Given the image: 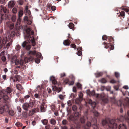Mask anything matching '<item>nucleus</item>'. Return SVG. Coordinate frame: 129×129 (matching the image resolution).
Here are the masks:
<instances>
[{
  "instance_id": "nucleus-1",
  "label": "nucleus",
  "mask_w": 129,
  "mask_h": 129,
  "mask_svg": "<svg viewBox=\"0 0 129 129\" xmlns=\"http://www.w3.org/2000/svg\"><path fill=\"white\" fill-rule=\"evenodd\" d=\"M123 118V117H122L120 119H118L116 120L106 118L105 120H102V124L103 125H108L110 128L116 129L117 127V123L122 121Z\"/></svg>"
},
{
  "instance_id": "nucleus-2",
  "label": "nucleus",
  "mask_w": 129,
  "mask_h": 129,
  "mask_svg": "<svg viewBox=\"0 0 129 129\" xmlns=\"http://www.w3.org/2000/svg\"><path fill=\"white\" fill-rule=\"evenodd\" d=\"M26 31L27 35L25 37V39H27L31 42L32 45L33 46H35L36 45V43L35 41L34 38L33 36H30V35H33L34 32L33 30H31L30 28H28L26 30Z\"/></svg>"
},
{
  "instance_id": "nucleus-3",
  "label": "nucleus",
  "mask_w": 129,
  "mask_h": 129,
  "mask_svg": "<svg viewBox=\"0 0 129 129\" xmlns=\"http://www.w3.org/2000/svg\"><path fill=\"white\" fill-rule=\"evenodd\" d=\"M87 101L88 103L90 104L93 108V110H92V111L94 115L96 117L98 116L99 115V114L97 111L94 110L93 109L95 107L96 104L94 102H92V100L90 99H88Z\"/></svg>"
},
{
  "instance_id": "nucleus-4",
  "label": "nucleus",
  "mask_w": 129,
  "mask_h": 129,
  "mask_svg": "<svg viewBox=\"0 0 129 129\" xmlns=\"http://www.w3.org/2000/svg\"><path fill=\"white\" fill-rule=\"evenodd\" d=\"M34 106L33 102H30L29 103H25L23 104L22 107L23 109L26 111H27L28 108H31Z\"/></svg>"
},
{
  "instance_id": "nucleus-5",
  "label": "nucleus",
  "mask_w": 129,
  "mask_h": 129,
  "mask_svg": "<svg viewBox=\"0 0 129 129\" xmlns=\"http://www.w3.org/2000/svg\"><path fill=\"white\" fill-rule=\"evenodd\" d=\"M28 62L27 59L26 57L24 58L23 60H17L16 61L15 63L16 65H20L21 66H24L25 67V65L24 64Z\"/></svg>"
},
{
  "instance_id": "nucleus-6",
  "label": "nucleus",
  "mask_w": 129,
  "mask_h": 129,
  "mask_svg": "<svg viewBox=\"0 0 129 129\" xmlns=\"http://www.w3.org/2000/svg\"><path fill=\"white\" fill-rule=\"evenodd\" d=\"M10 39L9 38H7V36L4 37H3L2 41V39L0 37V49H1L2 46L4 45L8 41V40Z\"/></svg>"
},
{
  "instance_id": "nucleus-7",
  "label": "nucleus",
  "mask_w": 129,
  "mask_h": 129,
  "mask_svg": "<svg viewBox=\"0 0 129 129\" xmlns=\"http://www.w3.org/2000/svg\"><path fill=\"white\" fill-rule=\"evenodd\" d=\"M86 93L87 95L89 96H95L97 98L99 97L100 96V95L99 94H95V92L94 90L90 91V90L89 89L86 90Z\"/></svg>"
},
{
  "instance_id": "nucleus-8",
  "label": "nucleus",
  "mask_w": 129,
  "mask_h": 129,
  "mask_svg": "<svg viewBox=\"0 0 129 129\" xmlns=\"http://www.w3.org/2000/svg\"><path fill=\"white\" fill-rule=\"evenodd\" d=\"M2 94H3L5 93L7 94H8L11 92L12 89L10 87H7L6 90H2Z\"/></svg>"
},
{
  "instance_id": "nucleus-9",
  "label": "nucleus",
  "mask_w": 129,
  "mask_h": 129,
  "mask_svg": "<svg viewBox=\"0 0 129 129\" xmlns=\"http://www.w3.org/2000/svg\"><path fill=\"white\" fill-rule=\"evenodd\" d=\"M22 46L23 47L26 46V48L27 50H29L31 48L30 46L25 41H24L22 43Z\"/></svg>"
},
{
  "instance_id": "nucleus-10",
  "label": "nucleus",
  "mask_w": 129,
  "mask_h": 129,
  "mask_svg": "<svg viewBox=\"0 0 129 129\" xmlns=\"http://www.w3.org/2000/svg\"><path fill=\"white\" fill-rule=\"evenodd\" d=\"M45 103L43 102H42L40 106V108L41 111L42 112H45L46 110V109L44 107V105Z\"/></svg>"
},
{
  "instance_id": "nucleus-11",
  "label": "nucleus",
  "mask_w": 129,
  "mask_h": 129,
  "mask_svg": "<svg viewBox=\"0 0 129 129\" xmlns=\"http://www.w3.org/2000/svg\"><path fill=\"white\" fill-rule=\"evenodd\" d=\"M15 5V2L14 1H10L8 4V6L9 8L13 7Z\"/></svg>"
},
{
  "instance_id": "nucleus-12",
  "label": "nucleus",
  "mask_w": 129,
  "mask_h": 129,
  "mask_svg": "<svg viewBox=\"0 0 129 129\" xmlns=\"http://www.w3.org/2000/svg\"><path fill=\"white\" fill-rule=\"evenodd\" d=\"M7 11L6 8L3 6H0V12H3L4 13H5Z\"/></svg>"
},
{
  "instance_id": "nucleus-13",
  "label": "nucleus",
  "mask_w": 129,
  "mask_h": 129,
  "mask_svg": "<svg viewBox=\"0 0 129 129\" xmlns=\"http://www.w3.org/2000/svg\"><path fill=\"white\" fill-rule=\"evenodd\" d=\"M4 52L3 51L0 54V56L1 57L3 61H5L6 59L5 56L4 55Z\"/></svg>"
},
{
  "instance_id": "nucleus-14",
  "label": "nucleus",
  "mask_w": 129,
  "mask_h": 129,
  "mask_svg": "<svg viewBox=\"0 0 129 129\" xmlns=\"http://www.w3.org/2000/svg\"><path fill=\"white\" fill-rule=\"evenodd\" d=\"M2 97L5 101H7L9 99V97L7 95L6 93H5L4 94H2Z\"/></svg>"
},
{
  "instance_id": "nucleus-15",
  "label": "nucleus",
  "mask_w": 129,
  "mask_h": 129,
  "mask_svg": "<svg viewBox=\"0 0 129 129\" xmlns=\"http://www.w3.org/2000/svg\"><path fill=\"white\" fill-rule=\"evenodd\" d=\"M3 107L4 109V111L5 112H7L9 110V107L8 105L6 104L4 105Z\"/></svg>"
},
{
  "instance_id": "nucleus-16",
  "label": "nucleus",
  "mask_w": 129,
  "mask_h": 129,
  "mask_svg": "<svg viewBox=\"0 0 129 129\" xmlns=\"http://www.w3.org/2000/svg\"><path fill=\"white\" fill-rule=\"evenodd\" d=\"M69 119L71 121H74L77 120V118L74 116L71 115L69 117Z\"/></svg>"
},
{
  "instance_id": "nucleus-17",
  "label": "nucleus",
  "mask_w": 129,
  "mask_h": 129,
  "mask_svg": "<svg viewBox=\"0 0 129 129\" xmlns=\"http://www.w3.org/2000/svg\"><path fill=\"white\" fill-rule=\"evenodd\" d=\"M119 129H127L126 126L124 124H120L119 126Z\"/></svg>"
},
{
  "instance_id": "nucleus-18",
  "label": "nucleus",
  "mask_w": 129,
  "mask_h": 129,
  "mask_svg": "<svg viewBox=\"0 0 129 129\" xmlns=\"http://www.w3.org/2000/svg\"><path fill=\"white\" fill-rule=\"evenodd\" d=\"M70 41L68 40H66L64 41L63 44L64 45L68 46L70 45Z\"/></svg>"
},
{
  "instance_id": "nucleus-19",
  "label": "nucleus",
  "mask_w": 129,
  "mask_h": 129,
  "mask_svg": "<svg viewBox=\"0 0 129 129\" xmlns=\"http://www.w3.org/2000/svg\"><path fill=\"white\" fill-rule=\"evenodd\" d=\"M17 57L16 56H14L12 58L11 62L12 63H15L17 60Z\"/></svg>"
},
{
  "instance_id": "nucleus-20",
  "label": "nucleus",
  "mask_w": 129,
  "mask_h": 129,
  "mask_svg": "<svg viewBox=\"0 0 129 129\" xmlns=\"http://www.w3.org/2000/svg\"><path fill=\"white\" fill-rule=\"evenodd\" d=\"M28 7L26 6L25 8V11L26 12V14L27 15H30V10H28Z\"/></svg>"
},
{
  "instance_id": "nucleus-21",
  "label": "nucleus",
  "mask_w": 129,
  "mask_h": 129,
  "mask_svg": "<svg viewBox=\"0 0 129 129\" xmlns=\"http://www.w3.org/2000/svg\"><path fill=\"white\" fill-rule=\"evenodd\" d=\"M109 46L110 49L111 50H113L114 49V47L113 46H112L109 44H108L106 46H105L104 47L107 48H108L109 47Z\"/></svg>"
},
{
  "instance_id": "nucleus-22",
  "label": "nucleus",
  "mask_w": 129,
  "mask_h": 129,
  "mask_svg": "<svg viewBox=\"0 0 129 129\" xmlns=\"http://www.w3.org/2000/svg\"><path fill=\"white\" fill-rule=\"evenodd\" d=\"M41 121L44 125H46L48 122V120L46 119L41 120Z\"/></svg>"
},
{
  "instance_id": "nucleus-23",
  "label": "nucleus",
  "mask_w": 129,
  "mask_h": 129,
  "mask_svg": "<svg viewBox=\"0 0 129 129\" xmlns=\"http://www.w3.org/2000/svg\"><path fill=\"white\" fill-rule=\"evenodd\" d=\"M15 35V32L14 31L10 33V35H8V38H9V39H10V37H14Z\"/></svg>"
},
{
  "instance_id": "nucleus-24",
  "label": "nucleus",
  "mask_w": 129,
  "mask_h": 129,
  "mask_svg": "<svg viewBox=\"0 0 129 129\" xmlns=\"http://www.w3.org/2000/svg\"><path fill=\"white\" fill-rule=\"evenodd\" d=\"M50 123L53 125H55L56 122L55 120L53 118L51 119L50 121Z\"/></svg>"
},
{
  "instance_id": "nucleus-25",
  "label": "nucleus",
  "mask_w": 129,
  "mask_h": 129,
  "mask_svg": "<svg viewBox=\"0 0 129 129\" xmlns=\"http://www.w3.org/2000/svg\"><path fill=\"white\" fill-rule=\"evenodd\" d=\"M103 73L102 72H100L97 73H95V75L96 77H99L103 75Z\"/></svg>"
},
{
  "instance_id": "nucleus-26",
  "label": "nucleus",
  "mask_w": 129,
  "mask_h": 129,
  "mask_svg": "<svg viewBox=\"0 0 129 129\" xmlns=\"http://www.w3.org/2000/svg\"><path fill=\"white\" fill-rule=\"evenodd\" d=\"M17 9L15 7L13 8L12 10V12L14 14H16L17 13Z\"/></svg>"
},
{
  "instance_id": "nucleus-27",
  "label": "nucleus",
  "mask_w": 129,
  "mask_h": 129,
  "mask_svg": "<svg viewBox=\"0 0 129 129\" xmlns=\"http://www.w3.org/2000/svg\"><path fill=\"white\" fill-rule=\"evenodd\" d=\"M23 14V11L22 10H20L18 12V17H21Z\"/></svg>"
},
{
  "instance_id": "nucleus-28",
  "label": "nucleus",
  "mask_w": 129,
  "mask_h": 129,
  "mask_svg": "<svg viewBox=\"0 0 129 129\" xmlns=\"http://www.w3.org/2000/svg\"><path fill=\"white\" fill-rule=\"evenodd\" d=\"M16 87L17 89L19 90H21L22 89V87L19 84H17Z\"/></svg>"
},
{
  "instance_id": "nucleus-29",
  "label": "nucleus",
  "mask_w": 129,
  "mask_h": 129,
  "mask_svg": "<svg viewBox=\"0 0 129 129\" xmlns=\"http://www.w3.org/2000/svg\"><path fill=\"white\" fill-rule=\"evenodd\" d=\"M36 51L35 50H34L33 51H30L28 53V54L29 55L30 54H31L33 55H34L36 54Z\"/></svg>"
},
{
  "instance_id": "nucleus-30",
  "label": "nucleus",
  "mask_w": 129,
  "mask_h": 129,
  "mask_svg": "<svg viewBox=\"0 0 129 129\" xmlns=\"http://www.w3.org/2000/svg\"><path fill=\"white\" fill-rule=\"evenodd\" d=\"M8 26L9 27L10 29H13L14 28V24L13 23H10Z\"/></svg>"
},
{
  "instance_id": "nucleus-31",
  "label": "nucleus",
  "mask_w": 129,
  "mask_h": 129,
  "mask_svg": "<svg viewBox=\"0 0 129 129\" xmlns=\"http://www.w3.org/2000/svg\"><path fill=\"white\" fill-rule=\"evenodd\" d=\"M16 16L14 15L12 17L11 19L12 21L13 22H15L16 20Z\"/></svg>"
},
{
  "instance_id": "nucleus-32",
  "label": "nucleus",
  "mask_w": 129,
  "mask_h": 129,
  "mask_svg": "<svg viewBox=\"0 0 129 129\" xmlns=\"http://www.w3.org/2000/svg\"><path fill=\"white\" fill-rule=\"evenodd\" d=\"M80 121L82 123H84L85 121V120L84 117H81L80 119Z\"/></svg>"
},
{
  "instance_id": "nucleus-33",
  "label": "nucleus",
  "mask_w": 129,
  "mask_h": 129,
  "mask_svg": "<svg viewBox=\"0 0 129 129\" xmlns=\"http://www.w3.org/2000/svg\"><path fill=\"white\" fill-rule=\"evenodd\" d=\"M35 112V111L34 110H32V111H30L29 112V116H31L33 115L34 114Z\"/></svg>"
},
{
  "instance_id": "nucleus-34",
  "label": "nucleus",
  "mask_w": 129,
  "mask_h": 129,
  "mask_svg": "<svg viewBox=\"0 0 129 129\" xmlns=\"http://www.w3.org/2000/svg\"><path fill=\"white\" fill-rule=\"evenodd\" d=\"M68 27L71 29H72L74 27V25L72 23H70L68 25Z\"/></svg>"
},
{
  "instance_id": "nucleus-35",
  "label": "nucleus",
  "mask_w": 129,
  "mask_h": 129,
  "mask_svg": "<svg viewBox=\"0 0 129 129\" xmlns=\"http://www.w3.org/2000/svg\"><path fill=\"white\" fill-rule=\"evenodd\" d=\"M121 8L122 10H124L126 12H128L129 11V10L128 9L126 8L125 7H121Z\"/></svg>"
},
{
  "instance_id": "nucleus-36",
  "label": "nucleus",
  "mask_w": 129,
  "mask_h": 129,
  "mask_svg": "<svg viewBox=\"0 0 129 129\" xmlns=\"http://www.w3.org/2000/svg\"><path fill=\"white\" fill-rule=\"evenodd\" d=\"M22 115L23 117L25 118H26L27 116V113L26 112H23L22 113Z\"/></svg>"
},
{
  "instance_id": "nucleus-37",
  "label": "nucleus",
  "mask_w": 129,
  "mask_h": 129,
  "mask_svg": "<svg viewBox=\"0 0 129 129\" xmlns=\"http://www.w3.org/2000/svg\"><path fill=\"white\" fill-rule=\"evenodd\" d=\"M9 115L11 116L13 115L14 114V112L12 110H10L9 111Z\"/></svg>"
},
{
  "instance_id": "nucleus-38",
  "label": "nucleus",
  "mask_w": 129,
  "mask_h": 129,
  "mask_svg": "<svg viewBox=\"0 0 129 129\" xmlns=\"http://www.w3.org/2000/svg\"><path fill=\"white\" fill-rule=\"evenodd\" d=\"M50 107L52 111L54 110L55 109V106L54 105H51L50 106Z\"/></svg>"
},
{
  "instance_id": "nucleus-39",
  "label": "nucleus",
  "mask_w": 129,
  "mask_h": 129,
  "mask_svg": "<svg viewBox=\"0 0 129 129\" xmlns=\"http://www.w3.org/2000/svg\"><path fill=\"white\" fill-rule=\"evenodd\" d=\"M83 96V95L82 93L81 92H80L79 94V96L80 98V101L82 100Z\"/></svg>"
},
{
  "instance_id": "nucleus-40",
  "label": "nucleus",
  "mask_w": 129,
  "mask_h": 129,
  "mask_svg": "<svg viewBox=\"0 0 129 129\" xmlns=\"http://www.w3.org/2000/svg\"><path fill=\"white\" fill-rule=\"evenodd\" d=\"M100 81L102 83H105L106 82V80L104 78L102 79Z\"/></svg>"
},
{
  "instance_id": "nucleus-41",
  "label": "nucleus",
  "mask_w": 129,
  "mask_h": 129,
  "mask_svg": "<svg viewBox=\"0 0 129 129\" xmlns=\"http://www.w3.org/2000/svg\"><path fill=\"white\" fill-rule=\"evenodd\" d=\"M20 46L19 45H16L15 47V49L17 51L19 50L20 49Z\"/></svg>"
},
{
  "instance_id": "nucleus-42",
  "label": "nucleus",
  "mask_w": 129,
  "mask_h": 129,
  "mask_svg": "<svg viewBox=\"0 0 129 129\" xmlns=\"http://www.w3.org/2000/svg\"><path fill=\"white\" fill-rule=\"evenodd\" d=\"M18 127L21 126L22 125V124L21 123L19 122H17L15 124Z\"/></svg>"
},
{
  "instance_id": "nucleus-43",
  "label": "nucleus",
  "mask_w": 129,
  "mask_h": 129,
  "mask_svg": "<svg viewBox=\"0 0 129 129\" xmlns=\"http://www.w3.org/2000/svg\"><path fill=\"white\" fill-rule=\"evenodd\" d=\"M4 112V109H3V107H0V114H3Z\"/></svg>"
},
{
  "instance_id": "nucleus-44",
  "label": "nucleus",
  "mask_w": 129,
  "mask_h": 129,
  "mask_svg": "<svg viewBox=\"0 0 129 129\" xmlns=\"http://www.w3.org/2000/svg\"><path fill=\"white\" fill-rule=\"evenodd\" d=\"M36 56L37 58H40L41 56V53L38 52Z\"/></svg>"
},
{
  "instance_id": "nucleus-45",
  "label": "nucleus",
  "mask_w": 129,
  "mask_h": 129,
  "mask_svg": "<svg viewBox=\"0 0 129 129\" xmlns=\"http://www.w3.org/2000/svg\"><path fill=\"white\" fill-rule=\"evenodd\" d=\"M103 101L105 103H107L108 102V100L107 98H104L103 99Z\"/></svg>"
},
{
  "instance_id": "nucleus-46",
  "label": "nucleus",
  "mask_w": 129,
  "mask_h": 129,
  "mask_svg": "<svg viewBox=\"0 0 129 129\" xmlns=\"http://www.w3.org/2000/svg\"><path fill=\"white\" fill-rule=\"evenodd\" d=\"M40 58H36L35 60V62L37 63H39L40 62V60L39 59Z\"/></svg>"
},
{
  "instance_id": "nucleus-47",
  "label": "nucleus",
  "mask_w": 129,
  "mask_h": 129,
  "mask_svg": "<svg viewBox=\"0 0 129 129\" xmlns=\"http://www.w3.org/2000/svg\"><path fill=\"white\" fill-rule=\"evenodd\" d=\"M111 99L112 102L114 103H116V99L114 97L111 98Z\"/></svg>"
},
{
  "instance_id": "nucleus-48",
  "label": "nucleus",
  "mask_w": 129,
  "mask_h": 129,
  "mask_svg": "<svg viewBox=\"0 0 129 129\" xmlns=\"http://www.w3.org/2000/svg\"><path fill=\"white\" fill-rule=\"evenodd\" d=\"M62 123L63 124L66 125L68 123V121L64 119L62 121Z\"/></svg>"
},
{
  "instance_id": "nucleus-49",
  "label": "nucleus",
  "mask_w": 129,
  "mask_h": 129,
  "mask_svg": "<svg viewBox=\"0 0 129 129\" xmlns=\"http://www.w3.org/2000/svg\"><path fill=\"white\" fill-rule=\"evenodd\" d=\"M26 58L27 59L28 62V61H32L33 60V58L32 57L30 56L28 59L27 57Z\"/></svg>"
},
{
  "instance_id": "nucleus-50",
  "label": "nucleus",
  "mask_w": 129,
  "mask_h": 129,
  "mask_svg": "<svg viewBox=\"0 0 129 129\" xmlns=\"http://www.w3.org/2000/svg\"><path fill=\"white\" fill-rule=\"evenodd\" d=\"M125 100H127V103L126 104V105L127 106H128L129 105V99L127 98H126Z\"/></svg>"
},
{
  "instance_id": "nucleus-51",
  "label": "nucleus",
  "mask_w": 129,
  "mask_h": 129,
  "mask_svg": "<svg viewBox=\"0 0 129 129\" xmlns=\"http://www.w3.org/2000/svg\"><path fill=\"white\" fill-rule=\"evenodd\" d=\"M115 76L116 77L118 78L119 77L120 74L118 73L115 72Z\"/></svg>"
},
{
  "instance_id": "nucleus-52",
  "label": "nucleus",
  "mask_w": 129,
  "mask_h": 129,
  "mask_svg": "<svg viewBox=\"0 0 129 129\" xmlns=\"http://www.w3.org/2000/svg\"><path fill=\"white\" fill-rule=\"evenodd\" d=\"M79 114L78 112H76L74 113V116L76 117H78L79 116Z\"/></svg>"
},
{
  "instance_id": "nucleus-53",
  "label": "nucleus",
  "mask_w": 129,
  "mask_h": 129,
  "mask_svg": "<svg viewBox=\"0 0 129 129\" xmlns=\"http://www.w3.org/2000/svg\"><path fill=\"white\" fill-rule=\"evenodd\" d=\"M120 15L121 16H124L125 15V13L124 11H121L120 13Z\"/></svg>"
},
{
  "instance_id": "nucleus-54",
  "label": "nucleus",
  "mask_w": 129,
  "mask_h": 129,
  "mask_svg": "<svg viewBox=\"0 0 129 129\" xmlns=\"http://www.w3.org/2000/svg\"><path fill=\"white\" fill-rule=\"evenodd\" d=\"M57 87L55 86H53L52 87V89L54 91H56L57 90Z\"/></svg>"
},
{
  "instance_id": "nucleus-55",
  "label": "nucleus",
  "mask_w": 129,
  "mask_h": 129,
  "mask_svg": "<svg viewBox=\"0 0 129 129\" xmlns=\"http://www.w3.org/2000/svg\"><path fill=\"white\" fill-rule=\"evenodd\" d=\"M107 36L106 35H104L103 36L102 38L103 40H105L107 38Z\"/></svg>"
},
{
  "instance_id": "nucleus-56",
  "label": "nucleus",
  "mask_w": 129,
  "mask_h": 129,
  "mask_svg": "<svg viewBox=\"0 0 129 129\" xmlns=\"http://www.w3.org/2000/svg\"><path fill=\"white\" fill-rule=\"evenodd\" d=\"M73 110L75 111L77 109V107L75 106H73L72 108Z\"/></svg>"
},
{
  "instance_id": "nucleus-57",
  "label": "nucleus",
  "mask_w": 129,
  "mask_h": 129,
  "mask_svg": "<svg viewBox=\"0 0 129 129\" xmlns=\"http://www.w3.org/2000/svg\"><path fill=\"white\" fill-rule=\"evenodd\" d=\"M76 127L77 128H80V123H78L76 124Z\"/></svg>"
},
{
  "instance_id": "nucleus-58",
  "label": "nucleus",
  "mask_w": 129,
  "mask_h": 129,
  "mask_svg": "<svg viewBox=\"0 0 129 129\" xmlns=\"http://www.w3.org/2000/svg\"><path fill=\"white\" fill-rule=\"evenodd\" d=\"M35 97L36 98H40V96L37 93H36L34 95Z\"/></svg>"
},
{
  "instance_id": "nucleus-59",
  "label": "nucleus",
  "mask_w": 129,
  "mask_h": 129,
  "mask_svg": "<svg viewBox=\"0 0 129 129\" xmlns=\"http://www.w3.org/2000/svg\"><path fill=\"white\" fill-rule=\"evenodd\" d=\"M77 55L79 56H80L82 54V52L81 51L79 50L77 53Z\"/></svg>"
},
{
  "instance_id": "nucleus-60",
  "label": "nucleus",
  "mask_w": 129,
  "mask_h": 129,
  "mask_svg": "<svg viewBox=\"0 0 129 129\" xmlns=\"http://www.w3.org/2000/svg\"><path fill=\"white\" fill-rule=\"evenodd\" d=\"M71 47L72 48H74L75 49L76 48V46L74 44H72L71 45Z\"/></svg>"
},
{
  "instance_id": "nucleus-61",
  "label": "nucleus",
  "mask_w": 129,
  "mask_h": 129,
  "mask_svg": "<svg viewBox=\"0 0 129 129\" xmlns=\"http://www.w3.org/2000/svg\"><path fill=\"white\" fill-rule=\"evenodd\" d=\"M17 109L18 112H20L21 111V109L20 107H17Z\"/></svg>"
},
{
  "instance_id": "nucleus-62",
  "label": "nucleus",
  "mask_w": 129,
  "mask_h": 129,
  "mask_svg": "<svg viewBox=\"0 0 129 129\" xmlns=\"http://www.w3.org/2000/svg\"><path fill=\"white\" fill-rule=\"evenodd\" d=\"M86 125L88 127H90L91 125L90 122H88L87 123Z\"/></svg>"
},
{
  "instance_id": "nucleus-63",
  "label": "nucleus",
  "mask_w": 129,
  "mask_h": 129,
  "mask_svg": "<svg viewBox=\"0 0 129 129\" xmlns=\"http://www.w3.org/2000/svg\"><path fill=\"white\" fill-rule=\"evenodd\" d=\"M24 19L25 21H26L27 22V20H29L28 17L26 16L24 17Z\"/></svg>"
},
{
  "instance_id": "nucleus-64",
  "label": "nucleus",
  "mask_w": 129,
  "mask_h": 129,
  "mask_svg": "<svg viewBox=\"0 0 129 129\" xmlns=\"http://www.w3.org/2000/svg\"><path fill=\"white\" fill-rule=\"evenodd\" d=\"M51 9L53 11H54L56 9V7L54 6H52L51 7Z\"/></svg>"
}]
</instances>
